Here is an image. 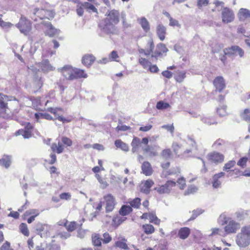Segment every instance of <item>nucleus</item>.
I'll return each instance as SVG.
<instances>
[{"instance_id":"bb28decb","label":"nucleus","mask_w":250,"mask_h":250,"mask_svg":"<svg viewBox=\"0 0 250 250\" xmlns=\"http://www.w3.org/2000/svg\"><path fill=\"white\" fill-rule=\"evenodd\" d=\"M190 233V229L188 227L181 228L178 231V235L181 239H186L188 237Z\"/></svg>"},{"instance_id":"ddd939ff","label":"nucleus","mask_w":250,"mask_h":250,"mask_svg":"<svg viewBox=\"0 0 250 250\" xmlns=\"http://www.w3.org/2000/svg\"><path fill=\"white\" fill-rule=\"evenodd\" d=\"M106 17L104 19L106 21H109L117 24L119 21V13L116 10L108 11L106 14Z\"/></svg>"},{"instance_id":"6ab92c4d","label":"nucleus","mask_w":250,"mask_h":250,"mask_svg":"<svg viewBox=\"0 0 250 250\" xmlns=\"http://www.w3.org/2000/svg\"><path fill=\"white\" fill-rule=\"evenodd\" d=\"M213 84L216 90L219 92H221L226 86L224 79L222 76L215 78L213 81Z\"/></svg>"},{"instance_id":"7ed1b4c3","label":"nucleus","mask_w":250,"mask_h":250,"mask_svg":"<svg viewBox=\"0 0 250 250\" xmlns=\"http://www.w3.org/2000/svg\"><path fill=\"white\" fill-rule=\"evenodd\" d=\"M235 242L240 248H246L250 244V226L242 227L236 236Z\"/></svg>"},{"instance_id":"a19ab883","label":"nucleus","mask_w":250,"mask_h":250,"mask_svg":"<svg viewBox=\"0 0 250 250\" xmlns=\"http://www.w3.org/2000/svg\"><path fill=\"white\" fill-rule=\"evenodd\" d=\"M81 5L86 9L89 12H93L94 13H98L97 9L94 6L93 4L87 2H85L81 4Z\"/></svg>"},{"instance_id":"c85d7f7f","label":"nucleus","mask_w":250,"mask_h":250,"mask_svg":"<svg viewBox=\"0 0 250 250\" xmlns=\"http://www.w3.org/2000/svg\"><path fill=\"white\" fill-rule=\"evenodd\" d=\"M240 21H244L245 19L250 18V10L246 8H241L238 14Z\"/></svg>"},{"instance_id":"e2e57ef3","label":"nucleus","mask_w":250,"mask_h":250,"mask_svg":"<svg viewBox=\"0 0 250 250\" xmlns=\"http://www.w3.org/2000/svg\"><path fill=\"white\" fill-rule=\"evenodd\" d=\"M61 140L62 142L66 146H70L72 145L71 140L66 137H62Z\"/></svg>"},{"instance_id":"9d476101","label":"nucleus","mask_w":250,"mask_h":250,"mask_svg":"<svg viewBox=\"0 0 250 250\" xmlns=\"http://www.w3.org/2000/svg\"><path fill=\"white\" fill-rule=\"evenodd\" d=\"M34 14L41 20L43 19H52L55 16V12L52 10L40 9L37 8L34 9Z\"/></svg>"},{"instance_id":"0e129e2a","label":"nucleus","mask_w":250,"mask_h":250,"mask_svg":"<svg viewBox=\"0 0 250 250\" xmlns=\"http://www.w3.org/2000/svg\"><path fill=\"white\" fill-rule=\"evenodd\" d=\"M197 190V188L194 186H190L188 187V189L185 191L184 194L188 195L193 193Z\"/></svg>"},{"instance_id":"c756f323","label":"nucleus","mask_w":250,"mask_h":250,"mask_svg":"<svg viewBox=\"0 0 250 250\" xmlns=\"http://www.w3.org/2000/svg\"><path fill=\"white\" fill-rule=\"evenodd\" d=\"M186 143L187 145L191 146L190 149H187L184 152V155L186 154H188L191 152H192L194 149L196 148V143L194 140H193L191 138H188L186 140Z\"/></svg>"},{"instance_id":"c9c22d12","label":"nucleus","mask_w":250,"mask_h":250,"mask_svg":"<svg viewBox=\"0 0 250 250\" xmlns=\"http://www.w3.org/2000/svg\"><path fill=\"white\" fill-rule=\"evenodd\" d=\"M74 72V79L81 78H86L87 77V74L83 70L75 68Z\"/></svg>"},{"instance_id":"423d86ee","label":"nucleus","mask_w":250,"mask_h":250,"mask_svg":"<svg viewBox=\"0 0 250 250\" xmlns=\"http://www.w3.org/2000/svg\"><path fill=\"white\" fill-rule=\"evenodd\" d=\"M15 26L25 36L29 34L32 29L30 21L23 16H21L19 22Z\"/></svg>"},{"instance_id":"aec40b11","label":"nucleus","mask_w":250,"mask_h":250,"mask_svg":"<svg viewBox=\"0 0 250 250\" xmlns=\"http://www.w3.org/2000/svg\"><path fill=\"white\" fill-rule=\"evenodd\" d=\"M51 102L49 100H47L45 103V106L46 107L45 108V110L53 114L55 116V119H58V116H61V115H60L58 113V112L59 111H62L63 110L61 107H47V104Z\"/></svg>"},{"instance_id":"2f4dec72","label":"nucleus","mask_w":250,"mask_h":250,"mask_svg":"<svg viewBox=\"0 0 250 250\" xmlns=\"http://www.w3.org/2000/svg\"><path fill=\"white\" fill-rule=\"evenodd\" d=\"M142 148L144 153L150 157H153L157 155V152L153 147H151L149 146H146L143 147Z\"/></svg>"},{"instance_id":"dca6fc26","label":"nucleus","mask_w":250,"mask_h":250,"mask_svg":"<svg viewBox=\"0 0 250 250\" xmlns=\"http://www.w3.org/2000/svg\"><path fill=\"white\" fill-rule=\"evenodd\" d=\"M43 24L46 28L45 31L46 35L52 37L59 34L60 30L54 27L50 22H43Z\"/></svg>"},{"instance_id":"09e8293b","label":"nucleus","mask_w":250,"mask_h":250,"mask_svg":"<svg viewBox=\"0 0 250 250\" xmlns=\"http://www.w3.org/2000/svg\"><path fill=\"white\" fill-rule=\"evenodd\" d=\"M139 62L145 69H148L151 64V62L143 58L139 59Z\"/></svg>"},{"instance_id":"603ef678","label":"nucleus","mask_w":250,"mask_h":250,"mask_svg":"<svg viewBox=\"0 0 250 250\" xmlns=\"http://www.w3.org/2000/svg\"><path fill=\"white\" fill-rule=\"evenodd\" d=\"M143 228L146 234H152L154 231L153 226L150 224H146L143 226Z\"/></svg>"},{"instance_id":"8fccbe9b","label":"nucleus","mask_w":250,"mask_h":250,"mask_svg":"<svg viewBox=\"0 0 250 250\" xmlns=\"http://www.w3.org/2000/svg\"><path fill=\"white\" fill-rule=\"evenodd\" d=\"M92 242L94 246H100L101 245L102 238L98 234H95L92 237Z\"/></svg>"},{"instance_id":"864d4df0","label":"nucleus","mask_w":250,"mask_h":250,"mask_svg":"<svg viewBox=\"0 0 250 250\" xmlns=\"http://www.w3.org/2000/svg\"><path fill=\"white\" fill-rule=\"evenodd\" d=\"M211 233L210 234H209V235L213 236V235H216L217 234H218V235H219L220 236H226L224 231H223L222 229H221L219 228H212L211 229Z\"/></svg>"},{"instance_id":"f03ea898","label":"nucleus","mask_w":250,"mask_h":250,"mask_svg":"<svg viewBox=\"0 0 250 250\" xmlns=\"http://www.w3.org/2000/svg\"><path fill=\"white\" fill-rule=\"evenodd\" d=\"M20 107L19 101L13 97H8L0 93V115L9 109L13 113L18 112Z\"/></svg>"},{"instance_id":"58836bf2","label":"nucleus","mask_w":250,"mask_h":250,"mask_svg":"<svg viewBox=\"0 0 250 250\" xmlns=\"http://www.w3.org/2000/svg\"><path fill=\"white\" fill-rule=\"evenodd\" d=\"M20 135H21L25 139H28L31 137L32 132L31 130L20 129L16 132V135L18 136Z\"/></svg>"},{"instance_id":"bf43d9fd","label":"nucleus","mask_w":250,"mask_h":250,"mask_svg":"<svg viewBox=\"0 0 250 250\" xmlns=\"http://www.w3.org/2000/svg\"><path fill=\"white\" fill-rule=\"evenodd\" d=\"M39 214V211L36 209H32L25 211L24 215L28 216L31 215V216H37Z\"/></svg>"},{"instance_id":"39448f33","label":"nucleus","mask_w":250,"mask_h":250,"mask_svg":"<svg viewBox=\"0 0 250 250\" xmlns=\"http://www.w3.org/2000/svg\"><path fill=\"white\" fill-rule=\"evenodd\" d=\"M39 68L44 73H48L49 71L55 70V67L50 63L49 61L47 59L43 60L41 62L31 66L29 67V69L33 72L37 73L40 70Z\"/></svg>"},{"instance_id":"3c124183","label":"nucleus","mask_w":250,"mask_h":250,"mask_svg":"<svg viewBox=\"0 0 250 250\" xmlns=\"http://www.w3.org/2000/svg\"><path fill=\"white\" fill-rule=\"evenodd\" d=\"M126 241L125 239H124L123 241H118L115 243V246L124 250H128V247L126 244Z\"/></svg>"},{"instance_id":"5fc2aeb1","label":"nucleus","mask_w":250,"mask_h":250,"mask_svg":"<svg viewBox=\"0 0 250 250\" xmlns=\"http://www.w3.org/2000/svg\"><path fill=\"white\" fill-rule=\"evenodd\" d=\"M130 207L134 208H138L141 205V199L139 198H136L129 202Z\"/></svg>"},{"instance_id":"72a5a7b5","label":"nucleus","mask_w":250,"mask_h":250,"mask_svg":"<svg viewBox=\"0 0 250 250\" xmlns=\"http://www.w3.org/2000/svg\"><path fill=\"white\" fill-rule=\"evenodd\" d=\"M138 21L145 32H146L149 30V24L146 18L142 17L141 19H138Z\"/></svg>"},{"instance_id":"338daca9","label":"nucleus","mask_w":250,"mask_h":250,"mask_svg":"<svg viewBox=\"0 0 250 250\" xmlns=\"http://www.w3.org/2000/svg\"><path fill=\"white\" fill-rule=\"evenodd\" d=\"M118 58L119 56L117 54V51L114 50L112 51L109 55V59L111 61L118 62V61L116 60V59Z\"/></svg>"},{"instance_id":"1a4fd4ad","label":"nucleus","mask_w":250,"mask_h":250,"mask_svg":"<svg viewBox=\"0 0 250 250\" xmlns=\"http://www.w3.org/2000/svg\"><path fill=\"white\" fill-rule=\"evenodd\" d=\"M103 201V206L104 207L106 213L112 211L116 205L115 197L111 194H108L104 196Z\"/></svg>"},{"instance_id":"052dcab7","label":"nucleus","mask_w":250,"mask_h":250,"mask_svg":"<svg viewBox=\"0 0 250 250\" xmlns=\"http://www.w3.org/2000/svg\"><path fill=\"white\" fill-rule=\"evenodd\" d=\"M235 161L233 160L229 161V162L227 163L224 167L223 170L228 171L231 167H232L235 164Z\"/></svg>"},{"instance_id":"6e6552de","label":"nucleus","mask_w":250,"mask_h":250,"mask_svg":"<svg viewBox=\"0 0 250 250\" xmlns=\"http://www.w3.org/2000/svg\"><path fill=\"white\" fill-rule=\"evenodd\" d=\"M116 24L104 20L99 24L101 30L105 34L116 35L118 34V30L115 26Z\"/></svg>"},{"instance_id":"9b49d317","label":"nucleus","mask_w":250,"mask_h":250,"mask_svg":"<svg viewBox=\"0 0 250 250\" xmlns=\"http://www.w3.org/2000/svg\"><path fill=\"white\" fill-rule=\"evenodd\" d=\"M176 183L172 180L167 181L164 185L160 186L154 188L159 194L169 193L172 188L175 187Z\"/></svg>"},{"instance_id":"6e6d98bb","label":"nucleus","mask_w":250,"mask_h":250,"mask_svg":"<svg viewBox=\"0 0 250 250\" xmlns=\"http://www.w3.org/2000/svg\"><path fill=\"white\" fill-rule=\"evenodd\" d=\"M150 222L154 223L155 225H159L160 223V220L158 218L156 215L153 213H149V218Z\"/></svg>"},{"instance_id":"49530a36","label":"nucleus","mask_w":250,"mask_h":250,"mask_svg":"<svg viewBox=\"0 0 250 250\" xmlns=\"http://www.w3.org/2000/svg\"><path fill=\"white\" fill-rule=\"evenodd\" d=\"M202 121L207 125H211L217 123L214 118L204 116L201 118Z\"/></svg>"},{"instance_id":"69168bd1","label":"nucleus","mask_w":250,"mask_h":250,"mask_svg":"<svg viewBox=\"0 0 250 250\" xmlns=\"http://www.w3.org/2000/svg\"><path fill=\"white\" fill-rule=\"evenodd\" d=\"M248 160V158L244 157L241 158L237 162V165L241 167H245L246 165V163Z\"/></svg>"},{"instance_id":"a18cd8bd","label":"nucleus","mask_w":250,"mask_h":250,"mask_svg":"<svg viewBox=\"0 0 250 250\" xmlns=\"http://www.w3.org/2000/svg\"><path fill=\"white\" fill-rule=\"evenodd\" d=\"M186 78V72L184 71H177L175 76L176 81L179 83H181Z\"/></svg>"},{"instance_id":"680f3d73","label":"nucleus","mask_w":250,"mask_h":250,"mask_svg":"<svg viewBox=\"0 0 250 250\" xmlns=\"http://www.w3.org/2000/svg\"><path fill=\"white\" fill-rule=\"evenodd\" d=\"M77 227L75 222H71L66 226V228L68 231H73Z\"/></svg>"},{"instance_id":"c03bdc74","label":"nucleus","mask_w":250,"mask_h":250,"mask_svg":"<svg viewBox=\"0 0 250 250\" xmlns=\"http://www.w3.org/2000/svg\"><path fill=\"white\" fill-rule=\"evenodd\" d=\"M217 112L220 117L227 116L229 114L226 105L220 106V107L217 108Z\"/></svg>"},{"instance_id":"79ce46f5","label":"nucleus","mask_w":250,"mask_h":250,"mask_svg":"<svg viewBox=\"0 0 250 250\" xmlns=\"http://www.w3.org/2000/svg\"><path fill=\"white\" fill-rule=\"evenodd\" d=\"M217 46H218V47L219 48L218 49H216L215 48H213V50H212V51L214 53H218V52H220V55H219V59L221 61V62L224 64H225L226 60V55H227V54H225L223 53V50L222 51H221V50L222 47H221L220 45H218Z\"/></svg>"},{"instance_id":"ea45409f","label":"nucleus","mask_w":250,"mask_h":250,"mask_svg":"<svg viewBox=\"0 0 250 250\" xmlns=\"http://www.w3.org/2000/svg\"><path fill=\"white\" fill-rule=\"evenodd\" d=\"M115 145L116 147L120 148L125 151H128L129 148L128 145L120 140H117L115 142Z\"/></svg>"},{"instance_id":"2eb2a0df","label":"nucleus","mask_w":250,"mask_h":250,"mask_svg":"<svg viewBox=\"0 0 250 250\" xmlns=\"http://www.w3.org/2000/svg\"><path fill=\"white\" fill-rule=\"evenodd\" d=\"M50 229V226L46 224L38 223L36 226V230L41 237H47Z\"/></svg>"},{"instance_id":"b1692460","label":"nucleus","mask_w":250,"mask_h":250,"mask_svg":"<svg viewBox=\"0 0 250 250\" xmlns=\"http://www.w3.org/2000/svg\"><path fill=\"white\" fill-rule=\"evenodd\" d=\"M225 175V173L223 172H221L218 174H215L212 178V186L214 188H219L221 184V182L219 180V179Z\"/></svg>"},{"instance_id":"f3484780","label":"nucleus","mask_w":250,"mask_h":250,"mask_svg":"<svg viewBox=\"0 0 250 250\" xmlns=\"http://www.w3.org/2000/svg\"><path fill=\"white\" fill-rule=\"evenodd\" d=\"M207 157L208 160L215 164L222 163L224 159L223 155L215 152L208 154Z\"/></svg>"},{"instance_id":"f8f14e48","label":"nucleus","mask_w":250,"mask_h":250,"mask_svg":"<svg viewBox=\"0 0 250 250\" xmlns=\"http://www.w3.org/2000/svg\"><path fill=\"white\" fill-rule=\"evenodd\" d=\"M58 70L66 79L69 80H74L75 68L70 65H65Z\"/></svg>"},{"instance_id":"f704fd0d","label":"nucleus","mask_w":250,"mask_h":250,"mask_svg":"<svg viewBox=\"0 0 250 250\" xmlns=\"http://www.w3.org/2000/svg\"><path fill=\"white\" fill-rule=\"evenodd\" d=\"M250 212L249 210H239L236 212L235 214L237 219L240 221L246 218Z\"/></svg>"},{"instance_id":"0eeeda50","label":"nucleus","mask_w":250,"mask_h":250,"mask_svg":"<svg viewBox=\"0 0 250 250\" xmlns=\"http://www.w3.org/2000/svg\"><path fill=\"white\" fill-rule=\"evenodd\" d=\"M224 223L226 226L224 227V232L225 235L235 233L240 228V224L231 218L224 217Z\"/></svg>"},{"instance_id":"774afa93","label":"nucleus","mask_w":250,"mask_h":250,"mask_svg":"<svg viewBox=\"0 0 250 250\" xmlns=\"http://www.w3.org/2000/svg\"><path fill=\"white\" fill-rule=\"evenodd\" d=\"M162 157L166 159L170 157L171 155V152L170 149H166L164 150L162 153Z\"/></svg>"},{"instance_id":"473e14b6","label":"nucleus","mask_w":250,"mask_h":250,"mask_svg":"<svg viewBox=\"0 0 250 250\" xmlns=\"http://www.w3.org/2000/svg\"><path fill=\"white\" fill-rule=\"evenodd\" d=\"M240 117L242 120L250 123V109L246 108L240 111Z\"/></svg>"},{"instance_id":"37998d69","label":"nucleus","mask_w":250,"mask_h":250,"mask_svg":"<svg viewBox=\"0 0 250 250\" xmlns=\"http://www.w3.org/2000/svg\"><path fill=\"white\" fill-rule=\"evenodd\" d=\"M124 221V218L121 217L119 215H117L116 216L113 217L112 219V225L113 226L117 227Z\"/></svg>"},{"instance_id":"412c9836","label":"nucleus","mask_w":250,"mask_h":250,"mask_svg":"<svg viewBox=\"0 0 250 250\" xmlns=\"http://www.w3.org/2000/svg\"><path fill=\"white\" fill-rule=\"evenodd\" d=\"M35 118L37 122H42L41 120L44 119L47 120H53V117L46 112H38L35 114Z\"/></svg>"},{"instance_id":"cd10ccee","label":"nucleus","mask_w":250,"mask_h":250,"mask_svg":"<svg viewBox=\"0 0 250 250\" xmlns=\"http://www.w3.org/2000/svg\"><path fill=\"white\" fill-rule=\"evenodd\" d=\"M51 149L53 152L61 154L63 152L64 147L60 142H58V144L53 143Z\"/></svg>"},{"instance_id":"f257e3e1","label":"nucleus","mask_w":250,"mask_h":250,"mask_svg":"<svg viewBox=\"0 0 250 250\" xmlns=\"http://www.w3.org/2000/svg\"><path fill=\"white\" fill-rule=\"evenodd\" d=\"M20 107L19 101L13 97H8L0 93V115L9 109L13 113L18 112Z\"/></svg>"},{"instance_id":"4be33fe9","label":"nucleus","mask_w":250,"mask_h":250,"mask_svg":"<svg viewBox=\"0 0 250 250\" xmlns=\"http://www.w3.org/2000/svg\"><path fill=\"white\" fill-rule=\"evenodd\" d=\"M154 184L152 180H147L142 184L141 191L146 194H148L150 192V188Z\"/></svg>"},{"instance_id":"de8ad7c7","label":"nucleus","mask_w":250,"mask_h":250,"mask_svg":"<svg viewBox=\"0 0 250 250\" xmlns=\"http://www.w3.org/2000/svg\"><path fill=\"white\" fill-rule=\"evenodd\" d=\"M156 107L157 109L163 110L170 107V105L167 103H166L163 101H160L157 102Z\"/></svg>"},{"instance_id":"5701e85b","label":"nucleus","mask_w":250,"mask_h":250,"mask_svg":"<svg viewBox=\"0 0 250 250\" xmlns=\"http://www.w3.org/2000/svg\"><path fill=\"white\" fill-rule=\"evenodd\" d=\"M157 34L161 41L164 40L166 34V28L162 24H159L156 28Z\"/></svg>"},{"instance_id":"e433bc0d","label":"nucleus","mask_w":250,"mask_h":250,"mask_svg":"<svg viewBox=\"0 0 250 250\" xmlns=\"http://www.w3.org/2000/svg\"><path fill=\"white\" fill-rule=\"evenodd\" d=\"M141 145V141L139 138L134 137L131 142L132 151L134 153L137 152Z\"/></svg>"},{"instance_id":"4d7b16f0","label":"nucleus","mask_w":250,"mask_h":250,"mask_svg":"<svg viewBox=\"0 0 250 250\" xmlns=\"http://www.w3.org/2000/svg\"><path fill=\"white\" fill-rule=\"evenodd\" d=\"M20 229L21 232L25 236H28L29 235V231L27 226L25 223H21L20 226Z\"/></svg>"},{"instance_id":"13d9d810","label":"nucleus","mask_w":250,"mask_h":250,"mask_svg":"<svg viewBox=\"0 0 250 250\" xmlns=\"http://www.w3.org/2000/svg\"><path fill=\"white\" fill-rule=\"evenodd\" d=\"M13 26V24L10 22H6L3 21L1 18H0V26L3 29H8Z\"/></svg>"},{"instance_id":"7c9ffc66","label":"nucleus","mask_w":250,"mask_h":250,"mask_svg":"<svg viewBox=\"0 0 250 250\" xmlns=\"http://www.w3.org/2000/svg\"><path fill=\"white\" fill-rule=\"evenodd\" d=\"M95 61V57L89 54L84 55L82 59V63L85 66H89Z\"/></svg>"},{"instance_id":"393cba45","label":"nucleus","mask_w":250,"mask_h":250,"mask_svg":"<svg viewBox=\"0 0 250 250\" xmlns=\"http://www.w3.org/2000/svg\"><path fill=\"white\" fill-rule=\"evenodd\" d=\"M142 170L143 173L146 175H151L152 173V168L150 164L148 162H145L142 165Z\"/></svg>"},{"instance_id":"4468645a","label":"nucleus","mask_w":250,"mask_h":250,"mask_svg":"<svg viewBox=\"0 0 250 250\" xmlns=\"http://www.w3.org/2000/svg\"><path fill=\"white\" fill-rule=\"evenodd\" d=\"M223 53L230 55H239L240 57L244 55V51L238 46H232L230 48H225L223 50Z\"/></svg>"},{"instance_id":"a211bd4d","label":"nucleus","mask_w":250,"mask_h":250,"mask_svg":"<svg viewBox=\"0 0 250 250\" xmlns=\"http://www.w3.org/2000/svg\"><path fill=\"white\" fill-rule=\"evenodd\" d=\"M36 250H61L60 247L55 243L46 244L43 243L37 246Z\"/></svg>"},{"instance_id":"20e7f679","label":"nucleus","mask_w":250,"mask_h":250,"mask_svg":"<svg viewBox=\"0 0 250 250\" xmlns=\"http://www.w3.org/2000/svg\"><path fill=\"white\" fill-rule=\"evenodd\" d=\"M213 4L216 8L221 6L222 8L221 18L222 22L225 23H228L233 21L234 19V14L233 11L227 7H224V2L219 0H215Z\"/></svg>"},{"instance_id":"a878e982","label":"nucleus","mask_w":250,"mask_h":250,"mask_svg":"<svg viewBox=\"0 0 250 250\" xmlns=\"http://www.w3.org/2000/svg\"><path fill=\"white\" fill-rule=\"evenodd\" d=\"M11 164V157L8 155H4L0 159V166L3 167L5 168L9 167Z\"/></svg>"},{"instance_id":"4c0bfd02","label":"nucleus","mask_w":250,"mask_h":250,"mask_svg":"<svg viewBox=\"0 0 250 250\" xmlns=\"http://www.w3.org/2000/svg\"><path fill=\"white\" fill-rule=\"evenodd\" d=\"M132 211V208L127 205L123 206L119 210V213L123 216H125L128 214Z\"/></svg>"}]
</instances>
